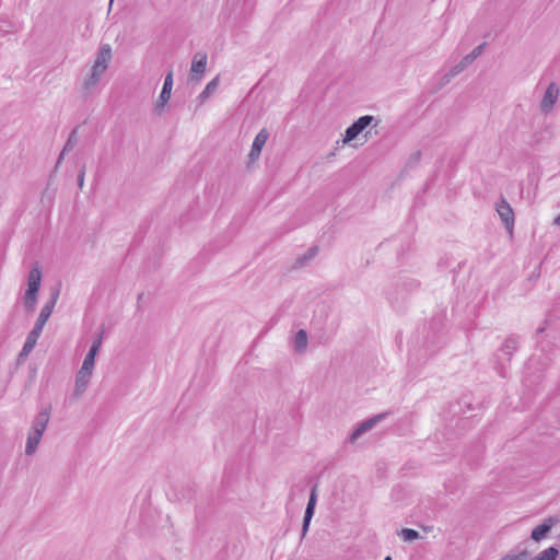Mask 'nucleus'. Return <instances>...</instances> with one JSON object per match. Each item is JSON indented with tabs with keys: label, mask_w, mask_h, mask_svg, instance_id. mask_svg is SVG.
I'll return each instance as SVG.
<instances>
[{
	"label": "nucleus",
	"mask_w": 560,
	"mask_h": 560,
	"mask_svg": "<svg viewBox=\"0 0 560 560\" xmlns=\"http://www.w3.org/2000/svg\"><path fill=\"white\" fill-rule=\"evenodd\" d=\"M59 296V291H55L51 294L50 300L42 307L40 313L36 319V323L33 327V329L28 332L26 340L23 345V348L20 352V357H27L30 352L34 349L36 346V342L44 329V326L46 325L48 318L50 317L54 307L57 303Z\"/></svg>",
	"instance_id": "1"
},
{
	"label": "nucleus",
	"mask_w": 560,
	"mask_h": 560,
	"mask_svg": "<svg viewBox=\"0 0 560 560\" xmlns=\"http://www.w3.org/2000/svg\"><path fill=\"white\" fill-rule=\"evenodd\" d=\"M42 271L35 266L28 273L27 289L24 293V306L27 312H33L37 304V293L40 288Z\"/></svg>",
	"instance_id": "2"
},
{
	"label": "nucleus",
	"mask_w": 560,
	"mask_h": 560,
	"mask_svg": "<svg viewBox=\"0 0 560 560\" xmlns=\"http://www.w3.org/2000/svg\"><path fill=\"white\" fill-rule=\"evenodd\" d=\"M495 210L505 229L512 234L515 223L514 211L503 196H501L500 200L495 203Z\"/></svg>",
	"instance_id": "3"
},
{
	"label": "nucleus",
	"mask_w": 560,
	"mask_h": 560,
	"mask_svg": "<svg viewBox=\"0 0 560 560\" xmlns=\"http://www.w3.org/2000/svg\"><path fill=\"white\" fill-rule=\"evenodd\" d=\"M173 83H174L173 71H170L165 75L162 91L160 93V96H159L155 105H154L155 114L160 115L162 113V110L164 109V107L166 106V104L168 103V101L171 98V94H172Z\"/></svg>",
	"instance_id": "4"
},
{
	"label": "nucleus",
	"mask_w": 560,
	"mask_h": 560,
	"mask_svg": "<svg viewBox=\"0 0 560 560\" xmlns=\"http://www.w3.org/2000/svg\"><path fill=\"white\" fill-rule=\"evenodd\" d=\"M373 120L374 117L370 115L361 116L357 119L346 129L343 143L354 140Z\"/></svg>",
	"instance_id": "5"
},
{
	"label": "nucleus",
	"mask_w": 560,
	"mask_h": 560,
	"mask_svg": "<svg viewBox=\"0 0 560 560\" xmlns=\"http://www.w3.org/2000/svg\"><path fill=\"white\" fill-rule=\"evenodd\" d=\"M208 56L206 52L198 51L194 55L190 68V81H200L206 72Z\"/></svg>",
	"instance_id": "6"
},
{
	"label": "nucleus",
	"mask_w": 560,
	"mask_h": 560,
	"mask_svg": "<svg viewBox=\"0 0 560 560\" xmlns=\"http://www.w3.org/2000/svg\"><path fill=\"white\" fill-rule=\"evenodd\" d=\"M93 371L88 370L86 368H80V370L77 373L75 376V383H74V389H73V396L75 398H79L84 394L86 390L91 377H92Z\"/></svg>",
	"instance_id": "7"
},
{
	"label": "nucleus",
	"mask_w": 560,
	"mask_h": 560,
	"mask_svg": "<svg viewBox=\"0 0 560 560\" xmlns=\"http://www.w3.org/2000/svg\"><path fill=\"white\" fill-rule=\"evenodd\" d=\"M559 522L555 516H549L540 525L536 526L530 534V538L535 541H540L549 534L551 528Z\"/></svg>",
	"instance_id": "8"
},
{
	"label": "nucleus",
	"mask_w": 560,
	"mask_h": 560,
	"mask_svg": "<svg viewBox=\"0 0 560 560\" xmlns=\"http://www.w3.org/2000/svg\"><path fill=\"white\" fill-rule=\"evenodd\" d=\"M316 501H317V486H314L312 488L310 499H308V502H307V505L305 509L303 526H302V536H304L306 534V532L308 530L311 520L314 516Z\"/></svg>",
	"instance_id": "9"
},
{
	"label": "nucleus",
	"mask_w": 560,
	"mask_h": 560,
	"mask_svg": "<svg viewBox=\"0 0 560 560\" xmlns=\"http://www.w3.org/2000/svg\"><path fill=\"white\" fill-rule=\"evenodd\" d=\"M559 95V89L556 83L551 82L545 91L544 97L540 102V107L544 113H548L556 104Z\"/></svg>",
	"instance_id": "10"
},
{
	"label": "nucleus",
	"mask_w": 560,
	"mask_h": 560,
	"mask_svg": "<svg viewBox=\"0 0 560 560\" xmlns=\"http://www.w3.org/2000/svg\"><path fill=\"white\" fill-rule=\"evenodd\" d=\"M387 413H380L377 416H374L373 418H370L365 421H363L350 435V442L357 441L363 433L371 430L377 422L385 419Z\"/></svg>",
	"instance_id": "11"
},
{
	"label": "nucleus",
	"mask_w": 560,
	"mask_h": 560,
	"mask_svg": "<svg viewBox=\"0 0 560 560\" xmlns=\"http://www.w3.org/2000/svg\"><path fill=\"white\" fill-rule=\"evenodd\" d=\"M387 413H380L377 416H374L373 418H370L365 421H363L350 435V442L357 441L363 433L371 430L377 422L385 419Z\"/></svg>",
	"instance_id": "12"
},
{
	"label": "nucleus",
	"mask_w": 560,
	"mask_h": 560,
	"mask_svg": "<svg viewBox=\"0 0 560 560\" xmlns=\"http://www.w3.org/2000/svg\"><path fill=\"white\" fill-rule=\"evenodd\" d=\"M387 413H380L377 416H374L373 418H370L365 421H363L350 435V442L357 441L363 433L371 430L377 422L385 419Z\"/></svg>",
	"instance_id": "13"
},
{
	"label": "nucleus",
	"mask_w": 560,
	"mask_h": 560,
	"mask_svg": "<svg viewBox=\"0 0 560 560\" xmlns=\"http://www.w3.org/2000/svg\"><path fill=\"white\" fill-rule=\"evenodd\" d=\"M50 413L48 409H44L37 413L35 417L31 430L30 431H39L40 434H44L48 422H49Z\"/></svg>",
	"instance_id": "14"
},
{
	"label": "nucleus",
	"mask_w": 560,
	"mask_h": 560,
	"mask_svg": "<svg viewBox=\"0 0 560 560\" xmlns=\"http://www.w3.org/2000/svg\"><path fill=\"white\" fill-rule=\"evenodd\" d=\"M43 438V434L39 433V431H30L26 440V446H25V454L31 456L33 455Z\"/></svg>",
	"instance_id": "15"
},
{
	"label": "nucleus",
	"mask_w": 560,
	"mask_h": 560,
	"mask_svg": "<svg viewBox=\"0 0 560 560\" xmlns=\"http://www.w3.org/2000/svg\"><path fill=\"white\" fill-rule=\"evenodd\" d=\"M474 60L468 56L466 55L465 57L462 58V60L456 65L454 66L445 75H444V80L445 82H450L452 78L456 77L457 74H459L462 71H464L470 63H472Z\"/></svg>",
	"instance_id": "16"
},
{
	"label": "nucleus",
	"mask_w": 560,
	"mask_h": 560,
	"mask_svg": "<svg viewBox=\"0 0 560 560\" xmlns=\"http://www.w3.org/2000/svg\"><path fill=\"white\" fill-rule=\"evenodd\" d=\"M112 59V48L108 44L103 45L96 56L94 63L108 68V63Z\"/></svg>",
	"instance_id": "17"
},
{
	"label": "nucleus",
	"mask_w": 560,
	"mask_h": 560,
	"mask_svg": "<svg viewBox=\"0 0 560 560\" xmlns=\"http://www.w3.org/2000/svg\"><path fill=\"white\" fill-rule=\"evenodd\" d=\"M517 349V339L514 337H509L505 339L503 345L501 346L500 351L506 355V360L510 361L511 355Z\"/></svg>",
	"instance_id": "18"
},
{
	"label": "nucleus",
	"mask_w": 560,
	"mask_h": 560,
	"mask_svg": "<svg viewBox=\"0 0 560 560\" xmlns=\"http://www.w3.org/2000/svg\"><path fill=\"white\" fill-rule=\"evenodd\" d=\"M307 347V332L300 329L294 337V350L296 352H303Z\"/></svg>",
	"instance_id": "19"
},
{
	"label": "nucleus",
	"mask_w": 560,
	"mask_h": 560,
	"mask_svg": "<svg viewBox=\"0 0 560 560\" xmlns=\"http://www.w3.org/2000/svg\"><path fill=\"white\" fill-rule=\"evenodd\" d=\"M219 86V77L213 78L199 94L198 98L205 102Z\"/></svg>",
	"instance_id": "20"
},
{
	"label": "nucleus",
	"mask_w": 560,
	"mask_h": 560,
	"mask_svg": "<svg viewBox=\"0 0 560 560\" xmlns=\"http://www.w3.org/2000/svg\"><path fill=\"white\" fill-rule=\"evenodd\" d=\"M269 138V131L266 128L260 129V131L256 135L252 148L255 150H262Z\"/></svg>",
	"instance_id": "21"
},
{
	"label": "nucleus",
	"mask_w": 560,
	"mask_h": 560,
	"mask_svg": "<svg viewBox=\"0 0 560 560\" xmlns=\"http://www.w3.org/2000/svg\"><path fill=\"white\" fill-rule=\"evenodd\" d=\"M75 143H77V129H73L63 147V150L61 151V153L58 158L57 165L61 162L66 152L73 150Z\"/></svg>",
	"instance_id": "22"
},
{
	"label": "nucleus",
	"mask_w": 560,
	"mask_h": 560,
	"mask_svg": "<svg viewBox=\"0 0 560 560\" xmlns=\"http://www.w3.org/2000/svg\"><path fill=\"white\" fill-rule=\"evenodd\" d=\"M559 555V550L551 546L540 551L533 560H556Z\"/></svg>",
	"instance_id": "23"
},
{
	"label": "nucleus",
	"mask_w": 560,
	"mask_h": 560,
	"mask_svg": "<svg viewBox=\"0 0 560 560\" xmlns=\"http://www.w3.org/2000/svg\"><path fill=\"white\" fill-rule=\"evenodd\" d=\"M96 355H97V352H95L94 350H89V352L86 353V355L83 360L81 368H86L88 370L93 371L94 365H95Z\"/></svg>",
	"instance_id": "24"
},
{
	"label": "nucleus",
	"mask_w": 560,
	"mask_h": 560,
	"mask_svg": "<svg viewBox=\"0 0 560 560\" xmlns=\"http://www.w3.org/2000/svg\"><path fill=\"white\" fill-rule=\"evenodd\" d=\"M398 535L405 540V541H412L419 537V533L411 528H402Z\"/></svg>",
	"instance_id": "25"
},
{
	"label": "nucleus",
	"mask_w": 560,
	"mask_h": 560,
	"mask_svg": "<svg viewBox=\"0 0 560 560\" xmlns=\"http://www.w3.org/2000/svg\"><path fill=\"white\" fill-rule=\"evenodd\" d=\"M317 254V247H311L306 254H304L303 256H300L298 259H296V265L299 266H303L307 260L314 258Z\"/></svg>",
	"instance_id": "26"
},
{
	"label": "nucleus",
	"mask_w": 560,
	"mask_h": 560,
	"mask_svg": "<svg viewBox=\"0 0 560 560\" xmlns=\"http://www.w3.org/2000/svg\"><path fill=\"white\" fill-rule=\"evenodd\" d=\"M100 78L90 74L89 78L83 83V89L85 92H91L98 83Z\"/></svg>",
	"instance_id": "27"
},
{
	"label": "nucleus",
	"mask_w": 560,
	"mask_h": 560,
	"mask_svg": "<svg viewBox=\"0 0 560 560\" xmlns=\"http://www.w3.org/2000/svg\"><path fill=\"white\" fill-rule=\"evenodd\" d=\"M421 151H416L415 153H412L407 162V166L413 167L415 165H417L421 160Z\"/></svg>",
	"instance_id": "28"
},
{
	"label": "nucleus",
	"mask_w": 560,
	"mask_h": 560,
	"mask_svg": "<svg viewBox=\"0 0 560 560\" xmlns=\"http://www.w3.org/2000/svg\"><path fill=\"white\" fill-rule=\"evenodd\" d=\"M485 47L486 43L478 45L471 50V52L468 54V56L475 61L482 54Z\"/></svg>",
	"instance_id": "29"
},
{
	"label": "nucleus",
	"mask_w": 560,
	"mask_h": 560,
	"mask_svg": "<svg viewBox=\"0 0 560 560\" xmlns=\"http://www.w3.org/2000/svg\"><path fill=\"white\" fill-rule=\"evenodd\" d=\"M106 70L107 68L94 63L91 70V74H93L94 77H98L101 79V77L105 73Z\"/></svg>",
	"instance_id": "30"
},
{
	"label": "nucleus",
	"mask_w": 560,
	"mask_h": 560,
	"mask_svg": "<svg viewBox=\"0 0 560 560\" xmlns=\"http://www.w3.org/2000/svg\"><path fill=\"white\" fill-rule=\"evenodd\" d=\"M103 342V334H98L95 339L93 340L90 350H94L95 352H98Z\"/></svg>",
	"instance_id": "31"
},
{
	"label": "nucleus",
	"mask_w": 560,
	"mask_h": 560,
	"mask_svg": "<svg viewBox=\"0 0 560 560\" xmlns=\"http://www.w3.org/2000/svg\"><path fill=\"white\" fill-rule=\"evenodd\" d=\"M85 177V166L83 165L78 174V186L80 189L83 188Z\"/></svg>",
	"instance_id": "32"
},
{
	"label": "nucleus",
	"mask_w": 560,
	"mask_h": 560,
	"mask_svg": "<svg viewBox=\"0 0 560 560\" xmlns=\"http://www.w3.org/2000/svg\"><path fill=\"white\" fill-rule=\"evenodd\" d=\"M260 153H261L260 150H255V149L250 148V151H249V154H248L249 162L257 161L259 159V156H260Z\"/></svg>",
	"instance_id": "33"
},
{
	"label": "nucleus",
	"mask_w": 560,
	"mask_h": 560,
	"mask_svg": "<svg viewBox=\"0 0 560 560\" xmlns=\"http://www.w3.org/2000/svg\"><path fill=\"white\" fill-rule=\"evenodd\" d=\"M504 560H523L521 556H506Z\"/></svg>",
	"instance_id": "34"
},
{
	"label": "nucleus",
	"mask_w": 560,
	"mask_h": 560,
	"mask_svg": "<svg viewBox=\"0 0 560 560\" xmlns=\"http://www.w3.org/2000/svg\"><path fill=\"white\" fill-rule=\"evenodd\" d=\"M553 224L560 226V213L555 218Z\"/></svg>",
	"instance_id": "35"
},
{
	"label": "nucleus",
	"mask_w": 560,
	"mask_h": 560,
	"mask_svg": "<svg viewBox=\"0 0 560 560\" xmlns=\"http://www.w3.org/2000/svg\"><path fill=\"white\" fill-rule=\"evenodd\" d=\"M384 560H393L390 556H386Z\"/></svg>",
	"instance_id": "36"
}]
</instances>
